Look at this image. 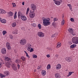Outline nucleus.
<instances>
[{
  "instance_id": "nucleus-1",
  "label": "nucleus",
  "mask_w": 78,
  "mask_h": 78,
  "mask_svg": "<svg viewBox=\"0 0 78 78\" xmlns=\"http://www.w3.org/2000/svg\"><path fill=\"white\" fill-rule=\"evenodd\" d=\"M43 25L44 27H47L50 25V19L49 18H46L43 17L42 18Z\"/></svg>"
},
{
  "instance_id": "nucleus-2",
  "label": "nucleus",
  "mask_w": 78,
  "mask_h": 78,
  "mask_svg": "<svg viewBox=\"0 0 78 78\" xmlns=\"http://www.w3.org/2000/svg\"><path fill=\"white\" fill-rule=\"evenodd\" d=\"M27 50L29 52H33L34 51V49L32 48L31 44H27Z\"/></svg>"
},
{
  "instance_id": "nucleus-3",
  "label": "nucleus",
  "mask_w": 78,
  "mask_h": 78,
  "mask_svg": "<svg viewBox=\"0 0 78 78\" xmlns=\"http://www.w3.org/2000/svg\"><path fill=\"white\" fill-rule=\"evenodd\" d=\"M72 41L73 44H78V37H73L72 39Z\"/></svg>"
},
{
  "instance_id": "nucleus-4",
  "label": "nucleus",
  "mask_w": 78,
  "mask_h": 78,
  "mask_svg": "<svg viewBox=\"0 0 78 78\" xmlns=\"http://www.w3.org/2000/svg\"><path fill=\"white\" fill-rule=\"evenodd\" d=\"M20 43L21 45H24L27 44V40L25 39H22L20 41Z\"/></svg>"
},
{
  "instance_id": "nucleus-5",
  "label": "nucleus",
  "mask_w": 78,
  "mask_h": 78,
  "mask_svg": "<svg viewBox=\"0 0 78 78\" xmlns=\"http://www.w3.org/2000/svg\"><path fill=\"white\" fill-rule=\"evenodd\" d=\"M68 31H69V33L72 34L73 36H75V35H76V32L75 31V30L73 29L69 28L68 30Z\"/></svg>"
},
{
  "instance_id": "nucleus-6",
  "label": "nucleus",
  "mask_w": 78,
  "mask_h": 78,
  "mask_svg": "<svg viewBox=\"0 0 78 78\" xmlns=\"http://www.w3.org/2000/svg\"><path fill=\"white\" fill-rule=\"evenodd\" d=\"M35 16V13L34 12H30L29 14V16L30 18L33 19L34 18Z\"/></svg>"
},
{
  "instance_id": "nucleus-7",
  "label": "nucleus",
  "mask_w": 78,
  "mask_h": 78,
  "mask_svg": "<svg viewBox=\"0 0 78 78\" xmlns=\"http://www.w3.org/2000/svg\"><path fill=\"white\" fill-rule=\"evenodd\" d=\"M37 35L39 37H44V33L42 32H38L37 33Z\"/></svg>"
},
{
  "instance_id": "nucleus-8",
  "label": "nucleus",
  "mask_w": 78,
  "mask_h": 78,
  "mask_svg": "<svg viewBox=\"0 0 78 78\" xmlns=\"http://www.w3.org/2000/svg\"><path fill=\"white\" fill-rule=\"evenodd\" d=\"M30 7L31 9L33 11H35L36 9V6L34 4H32L30 5Z\"/></svg>"
},
{
  "instance_id": "nucleus-9",
  "label": "nucleus",
  "mask_w": 78,
  "mask_h": 78,
  "mask_svg": "<svg viewBox=\"0 0 78 78\" xmlns=\"http://www.w3.org/2000/svg\"><path fill=\"white\" fill-rule=\"evenodd\" d=\"M1 53L3 55H5L6 53V49L5 48H3L1 49Z\"/></svg>"
},
{
  "instance_id": "nucleus-10",
  "label": "nucleus",
  "mask_w": 78,
  "mask_h": 78,
  "mask_svg": "<svg viewBox=\"0 0 78 78\" xmlns=\"http://www.w3.org/2000/svg\"><path fill=\"white\" fill-rule=\"evenodd\" d=\"M6 47L8 50H11V44L9 42L6 43Z\"/></svg>"
},
{
  "instance_id": "nucleus-11",
  "label": "nucleus",
  "mask_w": 78,
  "mask_h": 78,
  "mask_svg": "<svg viewBox=\"0 0 78 78\" xmlns=\"http://www.w3.org/2000/svg\"><path fill=\"white\" fill-rule=\"evenodd\" d=\"M62 2V0H60V1H56L54 2V3L57 6H59L61 5V2Z\"/></svg>"
},
{
  "instance_id": "nucleus-12",
  "label": "nucleus",
  "mask_w": 78,
  "mask_h": 78,
  "mask_svg": "<svg viewBox=\"0 0 78 78\" xmlns=\"http://www.w3.org/2000/svg\"><path fill=\"white\" fill-rule=\"evenodd\" d=\"M61 69V65L60 64H58L56 67V70H60Z\"/></svg>"
},
{
  "instance_id": "nucleus-13",
  "label": "nucleus",
  "mask_w": 78,
  "mask_h": 78,
  "mask_svg": "<svg viewBox=\"0 0 78 78\" xmlns=\"http://www.w3.org/2000/svg\"><path fill=\"white\" fill-rule=\"evenodd\" d=\"M21 19L23 21H26L27 18L25 16H21Z\"/></svg>"
},
{
  "instance_id": "nucleus-14",
  "label": "nucleus",
  "mask_w": 78,
  "mask_h": 78,
  "mask_svg": "<svg viewBox=\"0 0 78 78\" xmlns=\"http://www.w3.org/2000/svg\"><path fill=\"white\" fill-rule=\"evenodd\" d=\"M55 76L56 78H60L61 77L60 74L58 73H56L55 74Z\"/></svg>"
},
{
  "instance_id": "nucleus-15",
  "label": "nucleus",
  "mask_w": 78,
  "mask_h": 78,
  "mask_svg": "<svg viewBox=\"0 0 78 78\" xmlns=\"http://www.w3.org/2000/svg\"><path fill=\"white\" fill-rule=\"evenodd\" d=\"M6 13V11L4 10L3 9H0V14H5Z\"/></svg>"
},
{
  "instance_id": "nucleus-16",
  "label": "nucleus",
  "mask_w": 78,
  "mask_h": 78,
  "mask_svg": "<svg viewBox=\"0 0 78 78\" xmlns=\"http://www.w3.org/2000/svg\"><path fill=\"white\" fill-rule=\"evenodd\" d=\"M5 61H10L11 60V58L8 57H5Z\"/></svg>"
},
{
  "instance_id": "nucleus-17",
  "label": "nucleus",
  "mask_w": 78,
  "mask_h": 78,
  "mask_svg": "<svg viewBox=\"0 0 78 78\" xmlns=\"http://www.w3.org/2000/svg\"><path fill=\"white\" fill-rule=\"evenodd\" d=\"M5 65L7 67L9 68L10 67V66H11V63L10 62H7V63H5Z\"/></svg>"
},
{
  "instance_id": "nucleus-18",
  "label": "nucleus",
  "mask_w": 78,
  "mask_h": 78,
  "mask_svg": "<svg viewBox=\"0 0 78 78\" xmlns=\"http://www.w3.org/2000/svg\"><path fill=\"white\" fill-rule=\"evenodd\" d=\"M65 59L68 62H71V61H72V58H68L66 57L65 58Z\"/></svg>"
},
{
  "instance_id": "nucleus-19",
  "label": "nucleus",
  "mask_w": 78,
  "mask_h": 78,
  "mask_svg": "<svg viewBox=\"0 0 78 78\" xmlns=\"http://www.w3.org/2000/svg\"><path fill=\"white\" fill-rule=\"evenodd\" d=\"M41 74L43 76H45L46 75V71L45 70H43L41 72Z\"/></svg>"
},
{
  "instance_id": "nucleus-20",
  "label": "nucleus",
  "mask_w": 78,
  "mask_h": 78,
  "mask_svg": "<svg viewBox=\"0 0 78 78\" xmlns=\"http://www.w3.org/2000/svg\"><path fill=\"white\" fill-rule=\"evenodd\" d=\"M4 75L5 76H8L9 75V72L8 71H7L4 72Z\"/></svg>"
},
{
  "instance_id": "nucleus-21",
  "label": "nucleus",
  "mask_w": 78,
  "mask_h": 78,
  "mask_svg": "<svg viewBox=\"0 0 78 78\" xmlns=\"http://www.w3.org/2000/svg\"><path fill=\"white\" fill-rule=\"evenodd\" d=\"M7 14L9 16H13L14 13L11 12H7Z\"/></svg>"
},
{
  "instance_id": "nucleus-22",
  "label": "nucleus",
  "mask_w": 78,
  "mask_h": 78,
  "mask_svg": "<svg viewBox=\"0 0 78 78\" xmlns=\"http://www.w3.org/2000/svg\"><path fill=\"white\" fill-rule=\"evenodd\" d=\"M0 22L2 23H6V20L5 19H3L1 20H0Z\"/></svg>"
},
{
  "instance_id": "nucleus-23",
  "label": "nucleus",
  "mask_w": 78,
  "mask_h": 78,
  "mask_svg": "<svg viewBox=\"0 0 78 78\" xmlns=\"http://www.w3.org/2000/svg\"><path fill=\"white\" fill-rule=\"evenodd\" d=\"M61 46V43L59 42L57 44V46H56V48H59V47H60Z\"/></svg>"
},
{
  "instance_id": "nucleus-24",
  "label": "nucleus",
  "mask_w": 78,
  "mask_h": 78,
  "mask_svg": "<svg viewBox=\"0 0 78 78\" xmlns=\"http://www.w3.org/2000/svg\"><path fill=\"white\" fill-rule=\"evenodd\" d=\"M12 68L14 70H17V67L15 66V64H13L12 65Z\"/></svg>"
},
{
  "instance_id": "nucleus-25",
  "label": "nucleus",
  "mask_w": 78,
  "mask_h": 78,
  "mask_svg": "<svg viewBox=\"0 0 78 78\" xmlns=\"http://www.w3.org/2000/svg\"><path fill=\"white\" fill-rule=\"evenodd\" d=\"M18 30H16L15 31H13L12 32V34H18Z\"/></svg>"
},
{
  "instance_id": "nucleus-26",
  "label": "nucleus",
  "mask_w": 78,
  "mask_h": 78,
  "mask_svg": "<svg viewBox=\"0 0 78 78\" xmlns=\"http://www.w3.org/2000/svg\"><path fill=\"white\" fill-rule=\"evenodd\" d=\"M11 25L12 27H16V22H14L12 23Z\"/></svg>"
},
{
  "instance_id": "nucleus-27",
  "label": "nucleus",
  "mask_w": 78,
  "mask_h": 78,
  "mask_svg": "<svg viewBox=\"0 0 78 78\" xmlns=\"http://www.w3.org/2000/svg\"><path fill=\"white\" fill-rule=\"evenodd\" d=\"M76 47V45L73 44L70 46V48H75V47Z\"/></svg>"
},
{
  "instance_id": "nucleus-28",
  "label": "nucleus",
  "mask_w": 78,
  "mask_h": 78,
  "mask_svg": "<svg viewBox=\"0 0 78 78\" xmlns=\"http://www.w3.org/2000/svg\"><path fill=\"white\" fill-rule=\"evenodd\" d=\"M21 59L23 61H26V58L24 56L21 57Z\"/></svg>"
},
{
  "instance_id": "nucleus-29",
  "label": "nucleus",
  "mask_w": 78,
  "mask_h": 78,
  "mask_svg": "<svg viewBox=\"0 0 78 78\" xmlns=\"http://www.w3.org/2000/svg\"><path fill=\"white\" fill-rule=\"evenodd\" d=\"M74 73V72H69V73H68V75H67V76L69 77V76H70V75H72V73Z\"/></svg>"
},
{
  "instance_id": "nucleus-30",
  "label": "nucleus",
  "mask_w": 78,
  "mask_h": 78,
  "mask_svg": "<svg viewBox=\"0 0 78 78\" xmlns=\"http://www.w3.org/2000/svg\"><path fill=\"white\" fill-rule=\"evenodd\" d=\"M15 63H16V64H19L20 63V60L18 59H16L15 61Z\"/></svg>"
},
{
  "instance_id": "nucleus-31",
  "label": "nucleus",
  "mask_w": 78,
  "mask_h": 78,
  "mask_svg": "<svg viewBox=\"0 0 78 78\" xmlns=\"http://www.w3.org/2000/svg\"><path fill=\"white\" fill-rule=\"evenodd\" d=\"M24 52L25 53V54H26V56L27 57V58H30V56H29V55H28V53H27V51H24Z\"/></svg>"
},
{
  "instance_id": "nucleus-32",
  "label": "nucleus",
  "mask_w": 78,
  "mask_h": 78,
  "mask_svg": "<svg viewBox=\"0 0 78 78\" xmlns=\"http://www.w3.org/2000/svg\"><path fill=\"white\" fill-rule=\"evenodd\" d=\"M50 67H51V66H50V64H48L47 66V70H48V69H50Z\"/></svg>"
},
{
  "instance_id": "nucleus-33",
  "label": "nucleus",
  "mask_w": 78,
  "mask_h": 78,
  "mask_svg": "<svg viewBox=\"0 0 78 78\" xmlns=\"http://www.w3.org/2000/svg\"><path fill=\"white\" fill-rule=\"evenodd\" d=\"M0 76L1 78H4V77H5V75H3L1 73H0Z\"/></svg>"
},
{
  "instance_id": "nucleus-34",
  "label": "nucleus",
  "mask_w": 78,
  "mask_h": 78,
  "mask_svg": "<svg viewBox=\"0 0 78 78\" xmlns=\"http://www.w3.org/2000/svg\"><path fill=\"white\" fill-rule=\"evenodd\" d=\"M32 57L33 58H37V56L35 54H33L32 55Z\"/></svg>"
},
{
  "instance_id": "nucleus-35",
  "label": "nucleus",
  "mask_w": 78,
  "mask_h": 78,
  "mask_svg": "<svg viewBox=\"0 0 78 78\" xmlns=\"http://www.w3.org/2000/svg\"><path fill=\"white\" fill-rule=\"evenodd\" d=\"M7 33V32L6 31V30H3L2 31V34L3 36H5V34H6Z\"/></svg>"
},
{
  "instance_id": "nucleus-36",
  "label": "nucleus",
  "mask_w": 78,
  "mask_h": 78,
  "mask_svg": "<svg viewBox=\"0 0 78 78\" xmlns=\"http://www.w3.org/2000/svg\"><path fill=\"white\" fill-rule=\"evenodd\" d=\"M64 23H65V21H64V20H63L61 22V25H64Z\"/></svg>"
},
{
  "instance_id": "nucleus-37",
  "label": "nucleus",
  "mask_w": 78,
  "mask_h": 78,
  "mask_svg": "<svg viewBox=\"0 0 78 78\" xmlns=\"http://www.w3.org/2000/svg\"><path fill=\"white\" fill-rule=\"evenodd\" d=\"M29 11H30V8H28L27 9L26 13L27 15H28V12Z\"/></svg>"
},
{
  "instance_id": "nucleus-38",
  "label": "nucleus",
  "mask_w": 78,
  "mask_h": 78,
  "mask_svg": "<svg viewBox=\"0 0 78 78\" xmlns=\"http://www.w3.org/2000/svg\"><path fill=\"white\" fill-rule=\"evenodd\" d=\"M41 27H42V26H41V24L39 23L38 24L37 27H38V28H39V29H41Z\"/></svg>"
},
{
  "instance_id": "nucleus-39",
  "label": "nucleus",
  "mask_w": 78,
  "mask_h": 78,
  "mask_svg": "<svg viewBox=\"0 0 78 78\" xmlns=\"http://www.w3.org/2000/svg\"><path fill=\"white\" fill-rule=\"evenodd\" d=\"M57 36V35H56V34L55 33L54 34H53L51 36V37H56Z\"/></svg>"
},
{
  "instance_id": "nucleus-40",
  "label": "nucleus",
  "mask_w": 78,
  "mask_h": 78,
  "mask_svg": "<svg viewBox=\"0 0 78 78\" xmlns=\"http://www.w3.org/2000/svg\"><path fill=\"white\" fill-rule=\"evenodd\" d=\"M9 37L10 39H13V36L11 35H9Z\"/></svg>"
},
{
  "instance_id": "nucleus-41",
  "label": "nucleus",
  "mask_w": 78,
  "mask_h": 78,
  "mask_svg": "<svg viewBox=\"0 0 78 78\" xmlns=\"http://www.w3.org/2000/svg\"><path fill=\"white\" fill-rule=\"evenodd\" d=\"M67 5L68 6H69V7L70 9V10H71V9H72V5H71L68 4Z\"/></svg>"
},
{
  "instance_id": "nucleus-42",
  "label": "nucleus",
  "mask_w": 78,
  "mask_h": 78,
  "mask_svg": "<svg viewBox=\"0 0 78 78\" xmlns=\"http://www.w3.org/2000/svg\"><path fill=\"white\" fill-rule=\"evenodd\" d=\"M58 19L57 18H55L54 19V22H55L56 21H58Z\"/></svg>"
},
{
  "instance_id": "nucleus-43",
  "label": "nucleus",
  "mask_w": 78,
  "mask_h": 78,
  "mask_svg": "<svg viewBox=\"0 0 78 78\" xmlns=\"http://www.w3.org/2000/svg\"><path fill=\"white\" fill-rule=\"evenodd\" d=\"M12 6L13 7H16V4H15V3H12Z\"/></svg>"
},
{
  "instance_id": "nucleus-44",
  "label": "nucleus",
  "mask_w": 78,
  "mask_h": 78,
  "mask_svg": "<svg viewBox=\"0 0 78 78\" xmlns=\"http://www.w3.org/2000/svg\"><path fill=\"white\" fill-rule=\"evenodd\" d=\"M18 17H20L21 16V13L20 12H18Z\"/></svg>"
},
{
  "instance_id": "nucleus-45",
  "label": "nucleus",
  "mask_w": 78,
  "mask_h": 78,
  "mask_svg": "<svg viewBox=\"0 0 78 78\" xmlns=\"http://www.w3.org/2000/svg\"><path fill=\"white\" fill-rule=\"evenodd\" d=\"M70 20L71 21V22H74V19L71 18L70 19Z\"/></svg>"
},
{
  "instance_id": "nucleus-46",
  "label": "nucleus",
  "mask_w": 78,
  "mask_h": 78,
  "mask_svg": "<svg viewBox=\"0 0 78 78\" xmlns=\"http://www.w3.org/2000/svg\"><path fill=\"white\" fill-rule=\"evenodd\" d=\"M32 25L33 27H36V24L35 23H33L32 24Z\"/></svg>"
},
{
  "instance_id": "nucleus-47",
  "label": "nucleus",
  "mask_w": 78,
  "mask_h": 78,
  "mask_svg": "<svg viewBox=\"0 0 78 78\" xmlns=\"http://www.w3.org/2000/svg\"><path fill=\"white\" fill-rule=\"evenodd\" d=\"M2 66H3V64H2V62H0V69L2 67Z\"/></svg>"
},
{
  "instance_id": "nucleus-48",
  "label": "nucleus",
  "mask_w": 78,
  "mask_h": 78,
  "mask_svg": "<svg viewBox=\"0 0 78 78\" xmlns=\"http://www.w3.org/2000/svg\"><path fill=\"white\" fill-rule=\"evenodd\" d=\"M46 57H47V58H50V55H49V54H48L46 55Z\"/></svg>"
},
{
  "instance_id": "nucleus-49",
  "label": "nucleus",
  "mask_w": 78,
  "mask_h": 78,
  "mask_svg": "<svg viewBox=\"0 0 78 78\" xmlns=\"http://www.w3.org/2000/svg\"><path fill=\"white\" fill-rule=\"evenodd\" d=\"M17 18V15H14V19H16Z\"/></svg>"
},
{
  "instance_id": "nucleus-50",
  "label": "nucleus",
  "mask_w": 78,
  "mask_h": 78,
  "mask_svg": "<svg viewBox=\"0 0 78 78\" xmlns=\"http://www.w3.org/2000/svg\"><path fill=\"white\" fill-rule=\"evenodd\" d=\"M21 29L22 30H25V27H22L21 28Z\"/></svg>"
},
{
  "instance_id": "nucleus-51",
  "label": "nucleus",
  "mask_w": 78,
  "mask_h": 78,
  "mask_svg": "<svg viewBox=\"0 0 78 78\" xmlns=\"http://www.w3.org/2000/svg\"><path fill=\"white\" fill-rule=\"evenodd\" d=\"M17 66H18V69H20V65H19V64H18L17 65Z\"/></svg>"
},
{
  "instance_id": "nucleus-52",
  "label": "nucleus",
  "mask_w": 78,
  "mask_h": 78,
  "mask_svg": "<svg viewBox=\"0 0 78 78\" xmlns=\"http://www.w3.org/2000/svg\"><path fill=\"white\" fill-rule=\"evenodd\" d=\"M14 15H17V12H15Z\"/></svg>"
},
{
  "instance_id": "nucleus-53",
  "label": "nucleus",
  "mask_w": 78,
  "mask_h": 78,
  "mask_svg": "<svg viewBox=\"0 0 78 78\" xmlns=\"http://www.w3.org/2000/svg\"><path fill=\"white\" fill-rule=\"evenodd\" d=\"M22 4L23 5H24V2H22Z\"/></svg>"
},
{
  "instance_id": "nucleus-54",
  "label": "nucleus",
  "mask_w": 78,
  "mask_h": 78,
  "mask_svg": "<svg viewBox=\"0 0 78 78\" xmlns=\"http://www.w3.org/2000/svg\"><path fill=\"white\" fill-rule=\"evenodd\" d=\"M1 61H2V62H3V60H2V59H1Z\"/></svg>"
},
{
  "instance_id": "nucleus-55",
  "label": "nucleus",
  "mask_w": 78,
  "mask_h": 78,
  "mask_svg": "<svg viewBox=\"0 0 78 78\" xmlns=\"http://www.w3.org/2000/svg\"><path fill=\"white\" fill-rule=\"evenodd\" d=\"M56 57H57V58H58V55H56Z\"/></svg>"
},
{
  "instance_id": "nucleus-56",
  "label": "nucleus",
  "mask_w": 78,
  "mask_h": 78,
  "mask_svg": "<svg viewBox=\"0 0 78 78\" xmlns=\"http://www.w3.org/2000/svg\"><path fill=\"white\" fill-rule=\"evenodd\" d=\"M53 0L54 2H55V1H56V0Z\"/></svg>"
},
{
  "instance_id": "nucleus-57",
  "label": "nucleus",
  "mask_w": 78,
  "mask_h": 78,
  "mask_svg": "<svg viewBox=\"0 0 78 78\" xmlns=\"http://www.w3.org/2000/svg\"><path fill=\"white\" fill-rule=\"evenodd\" d=\"M1 19H2V18H1L0 17V20H1Z\"/></svg>"
},
{
  "instance_id": "nucleus-58",
  "label": "nucleus",
  "mask_w": 78,
  "mask_h": 78,
  "mask_svg": "<svg viewBox=\"0 0 78 78\" xmlns=\"http://www.w3.org/2000/svg\"><path fill=\"white\" fill-rule=\"evenodd\" d=\"M38 69H40V68H37Z\"/></svg>"
},
{
  "instance_id": "nucleus-59",
  "label": "nucleus",
  "mask_w": 78,
  "mask_h": 78,
  "mask_svg": "<svg viewBox=\"0 0 78 78\" xmlns=\"http://www.w3.org/2000/svg\"><path fill=\"white\" fill-rule=\"evenodd\" d=\"M2 63H3V64H5V63H4V62H3Z\"/></svg>"
},
{
  "instance_id": "nucleus-60",
  "label": "nucleus",
  "mask_w": 78,
  "mask_h": 78,
  "mask_svg": "<svg viewBox=\"0 0 78 78\" xmlns=\"http://www.w3.org/2000/svg\"><path fill=\"white\" fill-rule=\"evenodd\" d=\"M40 67H41V66H40Z\"/></svg>"
}]
</instances>
